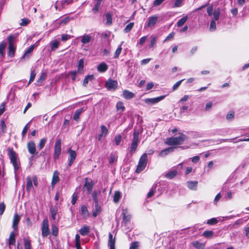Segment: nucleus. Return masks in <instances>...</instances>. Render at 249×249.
<instances>
[{"mask_svg":"<svg viewBox=\"0 0 249 249\" xmlns=\"http://www.w3.org/2000/svg\"><path fill=\"white\" fill-rule=\"evenodd\" d=\"M8 156L12 163L15 172H17L20 168V161L18 159V154L14 150L13 148L8 147L7 149Z\"/></svg>","mask_w":249,"mask_h":249,"instance_id":"f257e3e1","label":"nucleus"},{"mask_svg":"<svg viewBox=\"0 0 249 249\" xmlns=\"http://www.w3.org/2000/svg\"><path fill=\"white\" fill-rule=\"evenodd\" d=\"M187 139V136L183 133H180L178 137H171L166 139V143L168 145H181Z\"/></svg>","mask_w":249,"mask_h":249,"instance_id":"f03ea898","label":"nucleus"},{"mask_svg":"<svg viewBox=\"0 0 249 249\" xmlns=\"http://www.w3.org/2000/svg\"><path fill=\"white\" fill-rule=\"evenodd\" d=\"M148 161L147 155L146 153L143 154L140 157L138 164L136 169V173H140L144 170Z\"/></svg>","mask_w":249,"mask_h":249,"instance_id":"7ed1b4c3","label":"nucleus"},{"mask_svg":"<svg viewBox=\"0 0 249 249\" xmlns=\"http://www.w3.org/2000/svg\"><path fill=\"white\" fill-rule=\"evenodd\" d=\"M133 138L132 142L129 147V153L131 155H133L136 151L138 147V143L139 142V133L137 131H135L133 133Z\"/></svg>","mask_w":249,"mask_h":249,"instance_id":"20e7f679","label":"nucleus"},{"mask_svg":"<svg viewBox=\"0 0 249 249\" xmlns=\"http://www.w3.org/2000/svg\"><path fill=\"white\" fill-rule=\"evenodd\" d=\"M14 36L10 35L8 36V55L10 57H13L15 56L16 47L14 45Z\"/></svg>","mask_w":249,"mask_h":249,"instance_id":"39448f33","label":"nucleus"},{"mask_svg":"<svg viewBox=\"0 0 249 249\" xmlns=\"http://www.w3.org/2000/svg\"><path fill=\"white\" fill-rule=\"evenodd\" d=\"M41 233L43 237H47L50 233L48 219H44L41 225Z\"/></svg>","mask_w":249,"mask_h":249,"instance_id":"423d86ee","label":"nucleus"},{"mask_svg":"<svg viewBox=\"0 0 249 249\" xmlns=\"http://www.w3.org/2000/svg\"><path fill=\"white\" fill-rule=\"evenodd\" d=\"M61 152V140L60 139H57L54 144V151L53 156L54 159L59 158Z\"/></svg>","mask_w":249,"mask_h":249,"instance_id":"0eeeda50","label":"nucleus"},{"mask_svg":"<svg viewBox=\"0 0 249 249\" xmlns=\"http://www.w3.org/2000/svg\"><path fill=\"white\" fill-rule=\"evenodd\" d=\"M85 183L82 188V190L83 191L85 190H87L89 194H90L92 192L94 183L93 180H91L90 182L89 181L88 178H86L84 179Z\"/></svg>","mask_w":249,"mask_h":249,"instance_id":"6e6552de","label":"nucleus"},{"mask_svg":"<svg viewBox=\"0 0 249 249\" xmlns=\"http://www.w3.org/2000/svg\"><path fill=\"white\" fill-rule=\"evenodd\" d=\"M106 88L109 90H115L118 87L117 80L109 79L105 83Z\"/></svg>","mask_w":249,"mask_h":249,"instance_id":"1a4fd4ad","label":"nucleus"},{"mask_svg":"<svg viewBox=\"0 0 249 249\" xmlns=\"http://www.w3.org/2000/svg\"><path fill=\"white\" fill-rule=\"evenodd\" d=\"M165 97V95H162L159 97L153 98H146L144 99V102L148 105H153L156 104Z\"/></svg>","mask_w":249,"mask_h":249,"instance_id":"9d476101","label":"nucleus"},{"mask_svg":"<svg viewBox=\"0 0 249 249\" xmlns=\"http://www.w3.org/2000/svg\"><path fill=\"white\" fill-rule=\"evenodd\" d=\"M29 153L31 155L37 154L35 142L33 141H29L27 144Z\"/></svg>","mask_w":249,"mask_h":249,"instance_id":"9b49d317","label":"nucleus"},{"mask_svg":"<svg viewBox=\"0 0 249 249\" xmlns=\"http://www.w3.org/2000/svg\"><path fill=\"white\" fill-rule=\"evenodd\" d=\"M68 152L69 155V166H71L76 158L77 154L76 152L74 150H72L71 148L69 149Z\"/></svg>","mask_w":249,"mask_h":249,"instance_id":"f8f14e48","label":"nucleus"},{"mask_svg":"<svg viewBox=\"0 0 249 249\" xmlns=\"http://www.w3.org/2000/svg\"><path fill=\"white\" fill-rule=\"evenodd\" d=\"M20 220V216L18 214L15 213L14 215L13 223H12V228L14 230H17L18 228V224Z\"/></svg>","mask_w":249,"mask_h":249,"instance_id":"ddd939ff","label":"nucleus"},{"mask_svg":"<svg viewBox=\"0 0 249 249\" xmlns=\"http://www.w3.org/2000/svg\"><path fill=\"white\" fill-rule=\"evenodd\" d=\"M59 173L57 170H55L53 173L51 185L53 187L56 183H57L60 181V178L59 177Z\"/></svg>","mask_w":249,"mask_h":249,"instance_id":"4468645a","label":"nucleus"},{"mask_svg":"<svg viewBox=\"0 0 249 249\" xmlns=\"http://www.w3.org/2000/svg\"><path fill=\"white\" fill-rule=\"evenodd\" d=\"M158 19V17L157 15H153L149 17L147 23V26L152 27L154 26L157 23Z\"/></svg>","mask_w":249,"mask_h":249,"instance_id":"2eb2a0df","label":"nucleus"},{"mask_svg":"<svg viewBox=\"0 0 249 249\" xmlns=\"http://www.w3.org/2000/svg\"><path fill=\"white\" fill-rule=\"evenodd\" d=\"M115 238H113V235L111 233H109L107 245L109 247V249H115Z\"/></svg>","mask_w":249,"mask_h":249,"instance_id":"dca6fc26","label":"nucleus"},{"mask_svg":"<svg viewBox=\"0 0 249 249\" xmlns=\"http://www.w3.org/2000/svg\"><path fill=\"white\" fill-rule=\"evenodd\" d=\"M108 69L107 65L105 62H101L97 66V69L99 72H105Z\"/></svg>","mask_w":249,"mask_h":249,"instance_id":"f3484780","label":"nucleus"},{"mask_svg":"<svg viewBox=\"0 0 249 249\" xmlns=\"http://www.w3.org/2000/svg\"><path fill=\"white\" fill-rule=\"evenodd\" d=\"M84 110L85 109L83 107L75 110L73 118L76 122H79L80 119V115L84 111Z\"/></svg>","mask_w":249,"mask_h":249,"instance_id":"a211bd4d","label":"nucleus"},{"mask_svg":"<svg viewBox=\"0 0 249 249\" xmlns=\"http://www.w3.org/2000/svg\"><path fill=\"white\" fill-rule=\"evenodd\" d=\"M79 232L82 236L87 235L90 232L89 227L86 225L84 226L79 230Z\"/></svg>","mask_w":249,"mask_h":249,"instance_id":"6ab92c4d","label":"nucleus"},{"mask_svg":"<svg viewBox=\"0 0 249 249\" xmlns=\"http://www.w3.org/2000/svg\"><path fill=\"white\" fill-rule=\"evenodd\" d=\"M123 95L124 97L127 100L131 99L135 96V94L133 92L126 89L123 91Z\"/></svg>","mask_w":249,"mask_h":249,"instance_id":"aec40b11","label":"nucleus"},{"mask_svg":"<svg viewBox=\"0 0 249 249\" xmlns=\"http://www.w3.org/2000/svg\"><path fill=\"white\" fill-rule=\"evenodd\" d=\"M16 244V234L14 231H12L9 235L8 239V244L9 246L15 245Z\"/></svg>","mask_w":249,"mask_h":249,"instance_id":"412c9836","label":"nucleus"},{"mask_svg":"<svg viewBox=\"0 0 249 249\" xmlns=\"http://www.w3.org/2000/svg\"><path fill=\"white\" fill-rule=\"evenodd\" d=\"M50 212L51 217L53 220H55L56 216L58 212V209L56 207L52 206L50 209Z\"/></svg>","mask_w":249,"mask_h":249,"instance_id":"4be33fe9","label":"nucleus"},{"mask_svg":"<svg viewBox=\"0 0 249 249\" xmlns=\"http://www.w3.org/2000/svg\"><path fill=\"white\" fill-rule=\"evenodd\" d=\"M27 185H26V191L30 192L31 189L33 188V182L31 177L28 176L27 177Z\"/></svg>","mask_w":249,"mask_h":249,"instance_id":"5701e85b","label":"nucleus"},{"mask_svg":"<svg viewBox=\"0 0 249 249\" xmlns=\"http://www.w3.org/2000/svg\"><path fill=\"white\" fill-rule=\"evenodd\" d=\"M47 76V74L45 72H42L41 73V75L38 78V79L36 81V85L38 86H40L42 85V83L43 81L46 79Z\"/></svg>","mask_w":249,"mask_h":249,"instance_id":"b1692460","label":"nucleus"},{"mask_svg":"<svg viewBox=\"0 0 249 249\" xmlns=\"http://www.w3.org/2000/svg\"><path fill=\"white\" fill-rule=\"evenodd\" d=\"M198 184L197 181H189L187 182V187L191 190H196Z\"/></svg>","mask_w":249,"mask_h":249,"instance_id":"393cba45","label":"nucleus"},{"mask_svg":"<svg viewBox=\"0 0 249 249\" xmlns=\"http://www.w3.org/2000/svg\"><path fill=\"white\" fill-rule=\"evenodd\" d=\"M35 48L34 44L31 45L29 48L24 53L22 57V59H24L26 57H28L29 54L31 53Z\"/></svg>","mask_w":249,"mask_h":249,"instance_id":"a878e982","label":"nucleus"},{"mask_svg":"<svg viewBox=\"0 0 249 249\" xmlns=\"http://www.w3.org/2000/svg\"><path fill=\"white\" fill-rule=\"evenodd\" d=\"M47 139L46 137H44L40 140L37 145V148L39 149V150H41L44 147L47 142Z\"/></svg>","mask_w":249,"mask_h":249,"instance_id":"bb28decb","label":"nucleus"},{"mask_svg":"<svg viewBox=\"0 0 249 249\" xmlns=\"http://www.w3.org/2000/svg\"><path fill=\"white\" fill-rule=\"evenodd\" d=\"M24 247L25 249H31V240L29 238L23 239Z\"/></svg>","mask_w":249,"mask_h":249,"instance_id":"cd10ccee","label":"nucleus"},{"mask_svg":"<svg viewBox=\"0 0 249 249\" xmlns=\"http://www.w3.org/2000/svg\"><path fill=\"white\" fill-rule=\"evenodd\" d=\"M194 247L197 249H203L205 246L204 244L198 241H195L192 243Z\"/></svg>","mask_w":249,"mask_h":249,"instance_id":"c85d7f7f","label":"nucleus"},{"mask_svg":"<svg viewBox=\"0 0 249 249\" xmlns=\"http://www.w3.org/2000/svg\"><path fill=\"white\" fill-rule=\"evenodd\" d=\"M177 175V171L176 170H173L171 171H170L169 172L166 173L165 175V177L169 178V179H172L174 178L176 175Z\"/></svg>","mask_w":249,"mask_h":249,"instance_id":"c756f323","label":"nucleus"},{"mask_svg":"<svg viewBox=\"0 0 249 249\" xmlns=\"http://www.w3.org/2000/svg\"><path fill=\"white\" fill-rule=\"evenodd\" d=\"M121 197V193L119 191H115L113 196V202L117 203Z\"/></svg>","mask_w":249,"mask_h":249,"instance_id":"7c9ffc66","label":"nucleus"},{"mask_svg":"<svg viewBox=\"0 0 249 249\" xmlns=\"http://www.w3.org/2000/svg\"><path fill=\"white\" fill-rule=\"evenodd\" d=\"M93 79L94 75L93 74L86 76L83 80V85L84 87H86L89 82V81H92Z\"/></svg>","mask_w":249,"mask_h":249,"instance_id":"2f4dec72","label":"nucleus"},{"mask_svg":"<svg viewBox=\"0 0 249 249\" xmlns=\"http://www.w3.org/2000/svg\"><path fill=\"white\" fill-rule=\"evenodd\" d=\"M116 106L117 111H120L122 112L125 110V107L124 105V103L122 101L117 102Z\"/></svg>","mask_w":249,"mask_h":249,"instance_id":"473e14b6","label":"nucleus"},{"mask_svg":"<svg viewBox=\"0 0 249 249\" xmlns=\"http://www.w3.org/2000/svg\"><path fill=\"white\" fill-rule=\"evenodd\" d=\"M106 18L107 21L106 24L107 25H111L112 24V15L110 13H107L106 14Z\"/></svg>","mask_w":249,"mask_h":249,"instance_id":"72a5a7b5","label":"nucleus"},{"mask_svg":"<svg viewBox=\"0 0 249 249\" xmlns=\"http://www.w3.org/2000/svg\"><path fill=\"white\" fill-rule=\"evenodd\" d=\"M6 46V43L4 42H2L0 44V54L2 57L5 55V49Z\"/></svg>","mask_w":249,"mask_h":249,"instance_id":"f704fd0d","label":"nucleus"},{"mask_svg":"<svg viewBox=\"0 0 249 249\" xmlns=\"http://www.w3.org/2000/svg\"><path fill=\"white\" fill-rule=\"evenodd\" d=\"M123 42L118 46L117 49L116 50L114 55V58L115 59L118 58L122 51V44Z\"/></svg>","mask_w":249,"mask_h":249,"instance_id":"c9c22d12","label":"nucleus"},{"mask_svg":"<svg viewBox=\"0 0 249 249\" xmlns=\"http://www.w3.org/2000/svg\"><path fill=\"white\" fill-rule=\"evenodd\" d=\"M220 14V9L219 8H218L213 13V16L214 21H217L219 19V16Z\"/></svg>","mask_w":249,"mask_h":249,"instance_id":"e433bc0d","label":"nucleus"},{"mask_svg":"<svg viewBox=\"0 0 249 249\" xmlns=\"http://www.w3.org/2000/svg\"><path fill=\"white\" fill-rule=\"evenodd\" d=\"M6 125L5 121L3 120H1L0 121V129L2 133H5L6 132Z\"/></svg>","mask_w":249,"mask_h":249,"instance_id":"4c0bfd02","label":"nucleus"},{"mask_svg":"<svg viewBox=\"0 0 249 249\" xmlns=\"http://www.w3.org/2000/svg\"><path fill=\"white\" fill-rule=\"evenodd\" d=\"M188 19L187 16H185L180 18L178 20V21L177 24L178 27H181L187 21Z\"/></svg>","mask_w":249,"mask_h":249,"instance_id":"58836bf2","label":"nucleus"},{"mask_svg":"<svg viewBox=\"0 0 249 249\" xmlns=\"http://www.w3.org/2000/svg\"><path fill=\"white\" fill-rule=\"evenodd\" d=\"M52 234L54 236H57L58 233V228L55 225H52L51 227Z\"/></svg>","mask_w":249,"mask_h":249,"instance_id":"ea45409f","label":"nucleus"},{"mask_svg":"<svg viewBox=\"0 0 249 249\" xmlns=\"http://www.w3.org/2000/svg\"><path fill=\"white\" fill-rule=\"evenodd\" d=\"M202 235L206 238H210L213 236V232L212 231H205Z\"/></svg>","mask_w":249,"mask_h":249,"instance_id":"a19ab883","label":"nucleus"},{"mask_svg":"<svg viewBox=\"0 0 249 249\" xmlns=\"http://www.w3.org/2000/svg\"><path fill=\"white\" fill-rule=\"evenodd\" d=\"M91 39V37L89 35H84L83 36L81 42L83 44L89 43Z\"/></svg>","mask_w":249,"mask_h":249,"instance_id":"79ce46f5","label":"nucleus"},{"mask_svg":"<svg viewBox=\"0 0 249 249\" xmlns=\"http://www.w3.org/2000/svg\"><path fill=\"white\" fill-rule=\"evenodd\" d=\"M70 20V18L69 17H66L60 20L59 21V25H65L67 24Z\"/></svg>","mask_w":249,"mask_h":249,"instance_id":"37998d69","label":"nucleus"},{"mask_svg":"<svg viewBox=\"0 0 249 249\" xmlns=\"http://www.w3.org/2000/svg\"><path fill=\"white\" fill-rule=\"evenodd\" d=\"M174 148L172 147L167 148L162 150L160 152V155L161 156H164V155H167V154L170 151H173Z\"/></svg>","mask_w":249,"mask_h":249,"instance_id":"c03bdc74","label":"nucleus"},{"mask_svg":"<svg viewBox=\"0 0 249 249\" xmlns=\"http://www.w3.org/2000/svg\"><path fill=\"white\" fill-rule=\"evenodd\" d=\"M78 193L75 192L73 193L72 196H71V203L72 205H74L78 199Z\"/></svg>","mask_w":249,"mask_h":249,"instance_id":"a18cd8bd","label":"nucleus"},{"mask_svg":"<svg viewBox=\"0 0 249 249\" xmlns=\"http://www.w3.org/2000/svg\"><path fill=\"white\" fill-rule=\"evenodd\" d=\"M84 62L83 59H81L79 60L77 70L78 72H80L81 71H83L84 68Z\"/></svg>","mask_w":249,"mask_h":249,"instance_id":"49530a36","label":"nucleus"},{"mask_svg":"<svg viewBox=\"0 0 249 249\" xmlns=\"http://www.w3.org/2000/svg\"><path fill=\"white\" fill-rule=\"evenodd\" d=\"M156 186H153L151 188L150 191L147 194V198H149L153 196L155 193Z\"/></svg>","mask_w":249,"mask_h":249,"instance_id":"de8ad7c7","label":"nucleus"},{"mask_svg":"<svg viewBox=\"0 0 249 249\" xmlns=\"http://www.w3.org/2000/svg\"><path fill=\"white\" fill-rule=\"evenodd\" d=\"M134 24L133 22H130L128 24H127L124 30V32L128 33L130 32L132 29Z\"/></svg>","mask_w":249,"mask_h":249,"instance_id":"09e8293b","label":"nucleus"},{"mask_svg":"<svg viewBox=\"0 0 249 249\" xmlns=\"http://www.w3.org/2000/svg\"><path fill=\"white\" fill-rule=\"evenodd\" d=\"M101 133L104 135V137H106L108 133V130L107 127L105 125H102L101 126Z\"/></svg>","mask_w":249,"mask_h":249,"instance_id":"8fccbe9b","label":"nucleus"},{"mask_svg":"<svg viewBox=\"0 0 249 249\" xmlns=\"http://www.w3.org/2000/svg\"><path fill=\"white\" fill-rule=\"evenodd\" d=\"M59 44V41H58L57 40L54 41L51 44V50L55 51L56 49H57L58 48Z\"/></svg>","mask_w":249,"mask_h":249,"instance_id":"3c124183","label":"nucleus"},{"mask_svg":"<svg viewBox=\"0 0 249 249\" xmlns=\"http://www.w3.org/2000/svg\"><path fill=\"white\" fill-rule=\"evenodd\" d=\"M31 20L28 18H24L21 19V22L20 23V25L21 26H25L30 23Z\"/></svg>","mask_w":249,"mask_h":249,"instance_id":"603ef678","label":"nucleus"},{"mask_svg":"<svg viewBox=\"0 0 249 249\" xmlns=\"http://www.w3.org/2000/svg\"><path fill=\"white\" fill-rule=\"evenodd\" d=\"M101 4V3L95 1V4L94 7L92 9V11L93 12V13L96 14L98 12Z\"/></svg>","mask_w":249,"mask_h":249,"instance_id":"864d4df0","label":"nucleus"},{"mask_svg":"<svg viewBox=\"0 0 249 249\" xmlns=\"http://www.w3.org/2000/svg\"><path fill=\"white\" fill-rule=\"evenodd\" d=\"M175 33L174 32H172L170 33L168 36L165 38V39L163 40V42L170 41L174 38Z\"/></svg>","mask_w":249,"mask_h":249,"instance_id":"5fc2aeb1","label":"nucleus"},{"mask_svg":"<svg viewBox=\"0 0 249 249\" xmlns=\"http://www.w3.org/2000/svg\"><path fill=\"white\" fill-rule=\"evenodd\" d=\"M36 76V72H35V71H31V74H30V79H29V82L28 83V85H29L31 83H32L34 80Z\"/></svg>","mask_w":249,"mask_h":249,"instance_id":"6e6d98bb","label":"nucleus"},{"mask_svg":"<svg viewBox=\"0 0 249 249\" xmlns=\"http://www.w3.org/2000/svg\"><path fill=\"white\" fill-rule=\"evenodd\" d=\"M218 220L215 218H212L207 221V224L209 225H213L217 224Z\"/></svg>","mask_w":249,"mask_h":249,"instance_id":"4d7b16f0","label":"nucleus"},{"mask_svg":"<svg viewBox=\"0 0 249 249\" xmlns=\"http://www.w3.org/2000/svg\"><path fill=\"white\" fill-rule=\"evenodd\" d=\"M123 222L125 224H127L128 222H129V221L130 220V216L129 215H126V213H123Z\"/></svg>","mask_w":249,"mask_h":249,"instance_id":"13d9d810","label":"nucleus"},{"mask_svg":"<svg viewBox=\"0 0 249 249\" xmlns=\"http://www.w3.org/2000/svg\"><path fill=\"white\" fill-rule=\"evenodd\" d=\"M184 80V79H181L178 82H177L172 87V90L175 91L176 90L177 88L180 85L182 81Z\"/></svg>","mask_w":249,"mask_h":249,"instance_id":"bf43d9fd","label":"nucleus"},{"mask_svg":"<svg viewBox=\"0 0 249 249\" xmlns=\"http://www.w3.org/2000/svg\"><path fill=\"white\" fill-rule=\"evenodd\" d=\"M88 210L87 207L85 205H83L81 207V214L82 215H88Z\"/></svg>","mask_w":249,"mask_h":249,"instance_id":"052dcab7","label":"nucleus"},{"mask_svg":"<svg viewBox=\"0 0 249 249\" xmlns=\"http://www.w3.org/2000/svg\"><path fill=\"white\" fill-rule=\"evenodd\" d=\"M6 206L3 202L0 203V215H1L4 212Z\"/></svg>","mask_w":249,"mask_h":249,"instance_id":"680f3d73","label":"nucleus"},{"mask_svg":"<svg viewBox=\"0 0 249 249\" xmlns=\"http://www.w3.org/2000/svg\"><path fill=\"white\" fill-rule=\"evenodd\" d=\"M216 28V25L215 21L213 20H212L210 22V30L212 31H214Z\"/></svg>","mask_w":249,"mask_h":249,"instance_id":"e2e57ef3","label":"nucleus"},{"mask_svg":"<svg viewBox=\"0 0 249 249\" xmlns=\"http://www.w3.org/2000/svg\"><path fill=\"white\" fill-rule=\"evenodd\" d=\"M138 242L134 241L131 243L129 249H138Z\"/></svg>","mask_w":249,"mask_h":249,"instance_id":"0e129e2a","label":"nucleus"},{"mask_svg":"<svg viewBox=\"0 0 249 249\" xmlns=\"http://www.w3.org/2000/svg\"><path fill=\"white\" fill-rule=\"evenodd\" d=\"M182 0H175L173 8L179 7L181 6Z\"/></svg>","mask_w":249,"mask_h":249,"instance_id":"69168bd1","label":"nucleus"},{"mask_svg":"<svg viewBox=\"0 0 249 249\" xmlns=\"http://www.w3.org/2000/svg\"><path fill=\"white\" fill-rule=\"evenodd\" d=\"M234 112L233 111H230L227 115L226 118L227 120H231L234 118Z\"/></svg>","mask_w":249,"mask_h":249,"instance_id":"338daca9","label":"nucleus"},{"mask_svg":"<svg viewBox=\"0 0 249 249\" xmlns=\"http://www.w3.org/2000/svg\"><path fill=\"white\" fill-rule=\"evenodd\" d=\"M122 137L120 135H117L115 137V144L117 145L120 144L121 141Z\"/></svg>","mask_w":249,"mask_h":249,"instance_id":"774afa93","label":"nucleus"}]
</instances>
